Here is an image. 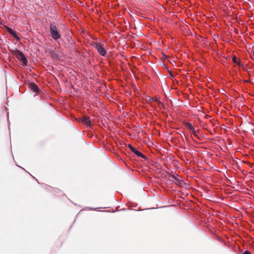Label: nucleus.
I'll return each mask as SVG.
<instances>
[{
    "label": "nucleus",
    "instance_id": "nucleus-1",
    "mask_svg": "<svg viewBox=\"0 0 254 254\" xmlns=\"http://www.w3.org/2000/svg\"><path fill=\"white\" fill-rule=\"evenodd\" d=\"M90 44L97 51L98 54L103 57L107 55V50L105 48V45L100 42L99 39L96 37L93 38V41Z\"/></svg>",
    "mask_w": 254,
    "mask_h": 254
},
{
    "label": "nucleus",
    "instance_id": "nucleus-2",
    "mask_svg": "<svg viewBox=\"0 0 254 254\" xmlns=\"http://www.w3.org/2000/svg\"><path fill=\"white\" fill-rule=\"evenodd\" d=\"M170 181L174 182L175 184L182 188H186V184L182 180V177L178 175H171L170 176Z\"/></svg>",
    "mask_w": 254,
    "mask_h": 254
},
{
    "label": "nucleus",
    "instance_id": "nucleus-3",
    "mask_svg": "<svg viewBox=\"0 0 254 254\" xmlns=\"http://www.w3.org/2000/svg\"><path fill=\"white\" fill-rule=\"evenodd\" d=\"M50 31L51 37L55 41L58 40L61 37L60 33L58 31L57 26L53 24L50 25Z\"/></svg>",
    "mask_w": 254,
    "mask_h": 254
},
{
    "label": "nucleus",
    "instance_id": "nucleus-4",
    "mask_svg": "<svg viewBox=\"0 0 254 254\" xmlns=\"http://www.w3.org/2000/svg\"><path fill=\"white\" fill-rule=\"evenodd\" d=\"M128 147L129 149L137 157H141L144 159H146V156L144 154L139 151L136 148L132 146L131 144H128Z\"/></svg>",
    "mask_w": 254,
    "mask_h": 254
},
{
    "label": "nucleus",
    "instance_id": "nucleus-5",
    "mask_svg": "<svg viewBox=\"0 0 254 254\" xmlns=\"http://www.w3.org/2000/svg\"><path fill=\"white\" fill-rule=\"evenodd\" d=\"M17 53L18 59L22 62L23 64L26 65L27 64L28 61L26 58L24 56V54H23V53L18 50L17 51Z\"/></svg>",
    "mask_w": 254,
    "mask_h": 254
},
{
    "label": "nucleus",
    "instance_id": "nucleus-6",
    "mask_svg": "<svg viewBox=\"0 0 254 254\" xmlns=\"http://www.w3.org/2000/svg\"><path fill=\"white\" fill-rule=\"evenodd\" d=\"M29 87L32 91L35 93H39L40 91L38 85L34 82L29 83Z\"/></svg>",
    "mask_w": 254,
    "mask_h": 254
},
{
    "label": "nucleus",
    "instance_id": "nucleus-7",
    "mask_svg": "<svg viewBox=\"0 0 254 254\" xmlns=\"http://www.w3.org/2000/svg\"><path fill=\"white\" fill-rule=\"evenodd\" d=\"M83 123L87 125V126L90 127L91 126V123L89 118L85 117L82 120Z\"/></svg>",
    "mask_w": 254,
    "mask_h": 254
},
{
    "label": "nucleus",
    "instance_id": "nucleus-8",
    "mask_svg": "<svg viewBox=\"0 0 254 254\" xmlns=\"http://www.w3.org/2000/svg\"><path fill=\"white\" fill-rule=\"evenodd\" d=\"M184 124L187 126V127H189V128L190 130V132L191 131H194V127H193V126L190 123H189V122H184Z\"/></svg>",
    "mask_w": 254,
    "mask_h": 254
},
{
    "label": "nucleus",
    "instance_id": "nucleus-9",
    "mask_svg": "<svg viewBox=\"0 0 254 254\" xmlns=\"http://www.w3.org/2000/svg\"><path fill=\"white\" fill-rule=\"evenodd\" d=\"M10 35H11L16 40L19 41L20 40V37L18 36L15 31H13V32Z\"/></svg>",
    "mask_w": 254,
    "mask_h": 254
},
{
    "label": "nucleus",
    "instance_id": "nucleus-10",
    "mask_svg": "<svg viewBox=\"0 0 254 254\" xmlns=\"http://www.w3.org/2000/svg\"><path fill=\"white\" fill-rule=\"evenodd\" d=\"M10 35H11L16 40L19 41L20 40V37L18 36L15 31H13V32Z\"/></svg>",
    "mask_w": 254,
    "mask_h": 254
},
{
    "label": "nucleus",
    "instance_id": "nucleus-11",
    "mask_svg": "<svg viewBox=\"0 0 254 254\" xmlns=\"http://www.w3.org/2000/svg\"><path fill=\"white\" fill-rule=\"evenodd\" d=\"M6 29L10 34H11L14 31L12 29L8 27H6Z\"/></svg>",
    "mask_w": 254,
    "mask_h": 254
},
{
    "label": "nucleus",
    "instance_id": "nucleus-12",
    "mask_svg": "<svg viewBox=\"0 0 254 254\" xmlns=\"http://www.w3.org/2000/svg\"><path fill=\"white\" fill-rule=\"evenodd\" d=\"M191 133L195 137H196L197 138H199L197 133V131L194 129V132L193 131H191Z\"/></svg>",
    "mask_w": 254,
    "mask_h": 254
},
{
    "label": "nucleus",
    "instance_id": "nucleus-13",
    "mask_svg": "<svg viewBox=\"0 0 254 254\" xmlns=\"http://www.w3.org/2000/svg\"><path fill=\"white\" fill-rule=\"evenodd\" d=\"M191 133L195 137H196L197 138H199L197 133V131L194 129V132L193 131H191Z\"/></svg>",
    "mask_w": 254,
    "mask_h": 254
},
{
    "label": "nucleus",
    "instance_id": "nucleus-14",
    "mask_svg": "<svg viewBox=\"0 0 254 254\" xmlns=\"http://www.w3.org/2000/svg\"><path fill=\"white\" fill-rule=\"evenodd\" d=\"M238 60L236 57V56H233V58H232V61L233 62V63H234L235 64H236L237 63V62H238Z\"/></svg>",
    "mask_w": 254,
    "mask_h": 254
},
{
    "label": "nucleus",
    "instance_id": "nucleus-15",
    "mask_svg": "<svg viewBox=\"0 0 254 254\" xmlns=\"http://www.w3.org/2000/svg\"><path fill=\"white\" fill-rule=\"evenodd\" d=\"M236 64H237L239 66L243 65V64L241 63V61L239 60H238V62H237V63H236Z\"/></svg>",
    "mask_w": 254,
    "mask_h": 254
},
{
    "label": "nucleus",
    "instance_id": "nucleus-16",
    "mask_svg": "<svg viewBox=\"0 0 254 254\" xmlns=\"http://www.w3.org/2000/svg\"><path fill=\"white\" fill-rule=\"evenodd\" d=\"M242 254H251V252L248 251H246L244 253H243Z\"/></svg>",
    "mask_w": 254,
    "mask_h": 254
},
{
    "label": "nucleus",
    "instance_id": "nucleus-17",
    "mask_svg": "<svg viewBox=\"0 0 254 254\" xmlns=\"http://www.w3.org/2000/svg\"><path fill=\"white\" fill-rule=\"evenodd\" d=\"M247 72H248V76H250L251 71V70H247Z\"/></svg>",
    "mask_w": 254,
    "mask_h": 254
},
{
    "label": "nucleus",
    "instance_id": "nucleus-18",
    "mask_svg": "<svg viewBox=\"0 0 254 254\" xmlns=\"http://www.w3.org/2000/svg\"><path fill=\"white\" fill-rule=\"evenodd\" d=\"M156 102H157L159 104H161V101H160V100L159 99H156Z\"/></svg>",
    "mask_w": 254,
    "mask_h": 254
},
{
    "label": "nucleus",
    "instance_id": "nucleus-19",
    "mask_svg": "<svg viewBox=\"0 0 254 254\" xmlns=\"http://www.w3.org/2000/svg\"><path fill=\"white\" fill-rule=\"evenodd\" d=\"M2 24V20L0 18V25H1Z\"/></svg>",
    "mask_w": 254,
    "mask_h": 254
},
{
    "label": "nucleus",
    "instance_id": "nucleus-20",
    "mask_svg": "<svg viewBox=\"0 0 254 254\" xmlns=\"http://www.w3.org/2000/svg\"><path fill=\"white\" fill-rule=\"evenodd\" d=\"M163 56L164 58H165V59L167 58V56L166 55H164L163 54Z\"/></svg>",
    "mask_w": 254,
    "mask_h": 254
},
{
    "label": "nucleus",
    "instance_id": "nucleus-21",
    "mask_svg": "<svg viewBox=\"0 0 254 254\" xmlns=\"http://www.w3.org/2000/svg\"><path fill=\"white\" fill-rule=\"evenodd\" d=\"M53 55H54L55 56H56L57 57V55L56 53H53Z\"/></svg>",
    "mask_w": 254,
    "mask_h": 254
},
{
    "label": "nucleus",
    "instance_id": "nucleus-22",
    "mask_svg": "<svg viewBox=\"0 0 254 254\" xmlns=\"http://www.w3.org/2000/svg\"><path fill=\"white\" fill-rule=\"evenodd\" d=\"M246 82H250V80H247Z\"/></svg>",
    "mask_w": 254,
    "mask_h": 254
},
{
    "label": "nucleus",
    "instance_id": "nucleus-23",
    "mask_svg": "<svg viewBox=\"0 0 254 254\" xmlns=\"http://www.w3.org/2000/svg\"><path fill=\"white\" fill-rule=\"evenodd\" d=\"M253 55H254V52H253Z\"/></svg>",
    "mask_w": 254,
    "mask_h": 254
}]
</instances>
